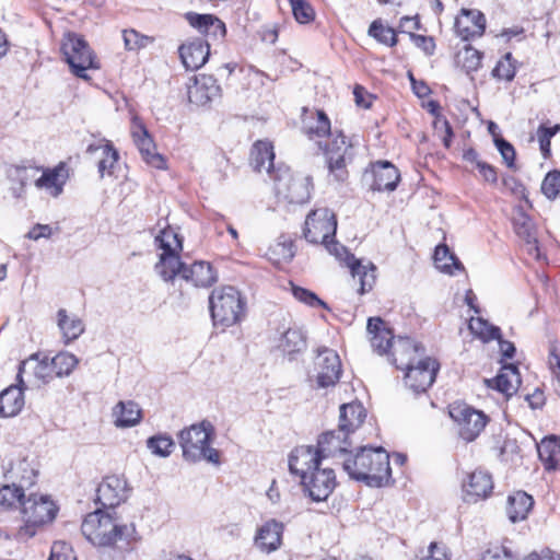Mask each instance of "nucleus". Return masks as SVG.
I'll return each mask as SVG.
<instances>
[{
    "instance_id": "f257e3e1",
    "label": "nucleus",
    "mask_w": 560,
    "mask_h": 560,
    "mask_svg": "<svg viewBox=\"0 0 560 560\" xmlns=\"http://www.w3.org/2000/svg\"><path fill=\"white\" fill-rule=\"evenodd\" d=\"M315 447L302 445L289 455L290 474L300 478L303 492L314 502L326 501L337 486L334 469L322 467Z\"/></svg>"
},
{
    "instance_id": "f03ea898",
    "label": "nucleus",
    "mask_w": 560,
    "mask_h": 560,
    "mask_svg": "<svg viewBox=\"0 0 560 560\" xmlns=\"http://www.w3.org/2000/svg\"><path fill=\"white\" fill-rule=\"evenodd\" d=\"M81 532L94 546L113 548L120 556L131 550L133 542L138 540L133 523L118 524L109 513L100 509L84 517Z\"/></svg>"
},
{
    "instance_id": "7ed1b4c3",
    "label": "nucleus",
    "mask_w": 560,
    "mask_h": 560,
    "mask_svg": "<svg viewBox=\"0 0 560 560\" xmlns=\"http://www.w3.org/2000/svg\"><path fill=\"white\" fill-rule=\"evenodd\" d=\"M342 467L351 479L369 487H384L392 479L389 455L383 447H361L355 455L343 460Z\"/></svg>"
},
{
    "instance_id": "20e7f679",
    "label": "nucleus",
    "mask_w": 560,
    "mask_h": 560,
    "mask_svg": "<svg viewBox=\"0 0 560 560\" xmlns=\"http://www.w3.org/2000/svg\"><path fill=\"white\" fill-rule=\"evenodd\" d=\"M213 435V425L209 421H202L184 429L178 434L183 457L190 463L207 460L218 465L219 452L210 446Z\"/></svg>"
},
{
    "instance_id": "39448f33",
    "label": "nucleus",
    "mask_w": 560,
    "mask_h": 560,
    "mask_svg": "<svg viewBox=\"0 0 560 560\" xmlns=\"http://www.w3.org/2000/svg\"><path fill=\"white\" fill-rule=\"evenodd\" d=\"M57 512V505L47 495L30 494L22 506L24 525L18 529L15 538L26 541L34 537L38 528L55 520Z\"/></svg>"
},
{
    "instance_id": "423d86ee",
    "label": "nucleus",
    "mask_w": 560,
    "mask_h": 560,
    "mask_svg": "<svg viewBox=\"0 0 560 560\" xmlns=\"http://www.w3.org/2000/svg\"><path fill=\"white\" fill-rule=\"evenodd\" d=\"M209 308L213 324L226 328L242 319L245 313V301L234 287H222L210 294Z\"/></svg>"
},
{
    "instance_id": "0eeeda50",
    "label": "nucleus",
    "mask_w": 560,
    "mask_h": 560,
    "mask_svg": "<svg viewBox=\"0 0 560 560\" xmlns=\"http://www.w3.org/2000/svg\"><path fill=\"white\" fill-rule=\"evenodd\" d=\"M155 244L159 249L160 260L155 265V271L164 281L173 280L177 275L183 278L186 265L180 261L178 252L182 250V241L178 234L172 229H164L155 236Z\"/></svg>"
},
{
    "instance_id": "6e6552de",
    "label": "nucleus",
    "mask_w": 560,
    "mask_h": 560,
    "mask_svg": "<svg viewBox=\"0 0 560 560\" xmlns=\"http://www.w3.org/2000/svg\"><path fill=\"white\" fill-rule=\"evenodd\" d=\"M329 254L334 255L338 260L345 261L349 267L353 279H358L360 288L358 292L363 295L370 292L376 280V267L372 262L363 265L361 260L357 259L348 249L335 241L334 237L323 243Z\"/></svg>"
},
{
    "instance_id": "1a4fd4ad",
    "label": "nucleus",
    "mask_w": 560,
    "mask_h": 560,
    "mask_svg": "<svg viewBox=\"0 0 560 560\" xmlns=\"http://www.w3.org/2000/svg\"><path fill=\"white\" fill-rule=\"evenodd\" d=\"M328 174L337 183H345L349 173L347 170L354 158L353 144L347 141L342 132L337 133L324 148Z\"/></svg>"
},
{
    "instance_id": "9d476101",
    "label": "nucleus",
    "mask_w": 560,
    "mask_h": 560,
    "mask_svg": "<svg viewBox=\"0 0 560 560\" xmlns=\"http://www.w3.org/2000/svg\"><path fill=\"white\" fill-rule=\"evenodd\" d=\"M66 61L77 77L88 80V69L97 68L88 43L77 34H68L61 46Z\"/></svg>"
},
{
    "instance_id": "9b49d317",
    "label": "nucleus",
    "mask_w": 560,
    "mask_h": 560,
    "mask_svg": "<svg viewBox=\"0 0 560 560\" xmlns=\"http://www.w3.org/2000/svg\"><path fill=\"white\" fill-rule=\"evenodd\" d=\"M272 180L277 196L289 203H304L311 197L308 178L294 177L289 167H278Z\"/></svg>"
},
{
    "instance_id": "f8f14e48",
    "label": "nucleus",
    "mask_w": 560,
    "mask_h": 560,
    "mask_svg": "<svg viewBox=\"0 0 560 560\" xmlns=\"http://www.w3.org/2000/svg\"><path fill=\"white\" fill-rule=\"evenodd\" d=\"M337 219L328 208L312 210L305 219L303 235L312 244L327 243V240L335 237Z\"/></svg>"
},
{
    "instance_id": "ddd939ff",
    "label": "nucleus",
    "mask_w": 560,
    "mask_h": 560,
    "mask_svg": "<svg viewBox=\"0 0 560 560\" xmlns=\"http://www.w3.org/2000/svg\"><path fill=\"white\" fill-rule=\"evenodd\" d=\"M450 416L458 424L462 439L474 441L485 429L488 417L480 410L465 402H454L450 406Z\"/></svg>"
},
{
    "instance_id": "4468645a",
    "label": "nucleus",
    "mask_w": 560,
    "mask_h": 560,
    "mask_svg": "<svg viewBox=\"0 0 560 560\" xmlns=\"http://www.w3.org/2000/svg\"><path fill=\"white\" fill-rule=\"evenodd\" d=\"M425 350L420 343L409 337H398L386 357L398 370L406 371L422 359Z\"/></svg>"
},
{
    "instance_id": "2eb2a0df",
    "label": "nucleus",
    "mask_w": 560,
    "mask_h": 560,
    "mask_svg": "<svg viewBox=\"0 0 560 560\" xmlns=\"http://www.w3.org/2000/svg\"><path fill=\"white\" fill-rule=\"evenodd\" d=\"M416 363L405 371V383L419 394L424 393L434 383L439 363L429 357H423Z\"/></svg>"
},
{
    "instance_id": "dca6fc26",
    "label": "nucleus",
    "mask_w": 560,
    "mask_h": 560,
    "mask_svg": "<svg viewBox=\"0 0 560 560\" xmlns=\"http://www.w3.org/2000/svg\"><path fill=\"white\" fill-rule=\"evenodd\" d=\"M317 386H334L341 374V361L338 353L329 348H319L315 358Z\"/></svg>"
},
{
    "instance_id": "f3484780",
    "label": "nucleus",
    "mask_w": 560,
    "mask_h": 560,
    "mask_svg": "<svg viewBox=\"0 0 560 560\" xmlns=\"http://www.w3.org/2000/svg\"><path fill=\"white\" fill-rule=\"evenodd\" d=\"M135 144L137 145L142 160L150 166L163 170L166 167L164 156L156 152L155 143L149 135L144 125L138 119L133 118V127L131 130Z\"/></svg>"
},
{
    "instance_id": "a211bd4d",
    "label": "nucleus",
    "mask_w": 560,
    "mask_h": 560,
    "mask_svg": "<svg viewBox=\"0 0 560 560\" xmlns=\"http://www.w3.org/2000/svg\"><path fill=\"white\" fill-rule=\"evenodd\" d=\"M127 499V481L118 476H107L96 489V502L113 509Z\"/></svg>"
},
{
    "instance_id": "6ab92c4d",
    "label": "nucleus",
    "mask_w": 560,
    "mask_h": 560,
    "mask_svg": "<svg viewBox=\"0 0 560 560\" xmlns=\"http://www.w3.org/2000/svg\"><path fill=\"white\" fill-rule=\"evenodd\" d=\"M493 489L492 476L481 469L470 472L467 480L463 482L464 499L467 502H477L479 499L488 498Z\"/></svg>"
},
{
    "instance_id": "aec40b11",
    "label": "nucleus",
    "mask_w": 560,
    "mask_h": 560,
    "mask_svg": "<svg viewBox=\"0 0 560 560\" xmlns=\"http://www.w3.org/2000/svg\"><path fill=\"white\" fill-rule=\"evenodd\" d=\"M351 434H346L340 428L323 433L318 439L317 448L320 459L336 456L337 454H346L352 445Z\"/></svg>"
},
{
    "instance_id": "412c9836",
    "label": "nucleus",
    "mask_w": 560,
    "mask_h": 560,
    "mask_svg": "<svg viewBox=\"0 0 560 560\" xmlns=\"http://www.w3.org/2000/svg\"><path fill=\"white\" fill-rule=\"evenodd\" d=\"M366 331L370 336L372 349L380 355L388 354L394 341L396 340L390 328L381 317H370L368 319Z\"/></svg>"
},
{
    "instance_id": "4be33fe9",
    "label": "nucleus",
    "mask_w": 560,
    "mask_h": 560,
    "mask_svg": "<svg viewBox=\"0 0 560 560\" xmlns=\"http://www.w3.org/2000/svg\"><path fill=\"white\" fill-rule=\"evenodd\" d=\"M185 18L191 27L212 40H222L225 37V24L213 14L188 12Z\"/></svg>"
},
{
    "instance_id": "5701e85b",
    "label": "nucleus",
    "mask_w": 560,
    "mask_h": 560,
    "mask_svg": "<svg viewBox=\"0 0 560 560\" xmlns=\"http://www.w3.org/2000/svg\"><path fill=\"white\" fill-rule=\"evenodd\" d=\"M486 30V18L477 10L463 9L455 21V31L464 40L480 37Z\"/></svg>"
},
{
    "instance_id": "b1692460",
    "label": "nucleus",
    "mask_w": 560,
    "mask_h": 560,
    "mask_svg": "<svg viewBox=\"0 0 560 560\" xmlns=\"http://www.w3.org/2000/svg\"><path fill=\"white\" fill-rule=\"evenodd\" d=\"M373 183L371 188L377 191H393L396 189L400 174L397 167L388 161H377L371 165Z\"/></svg>"
},
{
    "instance_id": "393cba45",
    "label": "nucleus",
    "mask_w": 560,
    "mask_h": 560,
    "mask_svg": "<svg viewBox=\"0 0 560 560\" xmlns=\"http://www.w3.org/2000/svg\"><path fill=\"white\" fill-rule=\"evenodd\" d=\"M221 88L217 80L211 75H200L195 78L194 85L188 89V98L190 103L203 106L218 98Z\"/></svg>"
},
{
    "instance_id": "a878e982",
    "label": "nucleus",
    "mask_w": 560,
    "mask_h": 560,
    "mask_svg": "<svg viewBox=\"0 0 560 560\" xmlns=\"http://www.w3.org/2000/svg\"><path fill=\"white\" fill-rule=\"evenodd\" d=\"M210 55V45L202 39H195L179 47V56L187 70L195 71L201 68Z\"/></svg>"
},
{
    "instance_id": "bb28decb",
    "label": "nucleus",
    "mask_w": 560,
    "mask_h": 560,
    "mask_svg": "<svg viewBox=\"0 0 560 560\" xmlns=\"http://www.w3.org/2000/svg\"><path fill=\"white\" fill-rule=\"evenodd\" d=\"M282 534L283 524L276 520H270L257 530L255 544L261 551L270 553L280 548Z\"/></svg>"
},
{
    "instance_id": "cd10ccee",
    "label": "nucleus",
    "mask_w": 560,
    "mask_h": 560,
    "mask_svg": "<svg viewBox=\"0 0 560 560\" xmlns=\"http://www.w3.org/2000/svg\"><path fill=\"white\" fill-rule=\"evenodd\" d=\"M273 160V147L270 142L259 140L254 143L249 162L255 172L261 173L265 171L272 178L277 172Z\"/></svg>"
},
{
    "instance_id": "c85d7f7f",
    "label": "nucleus",
    "mask_w": 560,
    "mask_h": 560,
    "mask_svg": "<svg viewBox=\"0 0 560 560\" xmlns=\"http://www.w3.org/2000/svg\"><path fill=\"white\" fill-rule=\"evenodd\" d=\"M488 387L494 388L506 397L516 393L520 384V373L514 364L504 365L501 372L491 380H485Z\"/></svg>"
},
{
    "instance_id": "c756f323",
    "label": "nucleus",
    "mask_w": 560,
    "mask_h": 560,
    "mask_svg": "<svg viewBox=\"0 0 560 560\" xmlns=\"http://www.w3.org/2000/svg\"><path fill=\"white\" fill-rule=\"evenodd\" d=\"M3 476L5 480L25 491L35 483L37 472L26 459H21L5 468Z\"/></svg>"
},
{
    "instance_id": "7c9ffc66",
    "label": "nucleus",
    "mask_w": 560,
    "mask_h": 560,
    "mask_svg": "<svg viewBox=\"0 0 560 560\" xmlns=\"http://www.w3.org/2000/svg\"><path fill=\"white\" fill-rule=\"evenodd\" d=\"M366 412L361 404H343L340 407L339 428L346 434H353L364 422Z\"/></svg>"
},
{
    "instance_id": "2f4dec72",
    "label": "nucleus",
    "mask_w": 560,
    "mask_h": 560,
    "mask_svg": "<svg viewBox=\"0 0 560 560\" xmlns=\"http://www.w3.org/2000/svg\"><path fill=\"white\" fill-rule=\"evenodd\" d=\"M67 170L63 164L43 172L40 177L35 180V185L39 189H45L52 197H58L67 182Z\"/></svg>"
},
{
    "instance_id": "473e14b6",
    "label": "nucleus",
    "mask_w": 560,
    "mask_h": 560,
    "mask_svg": "<svg viewBox=\"0 0 560 560\" xmlns=\"http://www.w3.org/2000/svg\"><path fill=\"white\" fill-rule=\"evenodd\" d=\"M183 279L191 281L196 287L207 288L218 280V275L209 262L195 261L183 271Z\"/></svg>"
},
{
    "instance_id": "72a5a7b5",
    "label": "nucleus",
    "mask_w": 560,
    "mask_h": 560,
    "mask_svg": "<svg viewBox=\"0 0 560 560\" xmlns=\"http://www.w3.org/2000/svg\"><path fill=\"white\" fill-rule=\"evenodd\" d=\"M102 142L101 144H89L86 153L94 154L96 151L102 150L103 156L98 161L97 170L100 176L104 177L106 174L112 175L114 173V168L119 160V153L109 140L103 139Z\"/></svg>"
},
{
    "instance_id": "f704fd0d",
    "label": "nucleus",
    "mask_w": 560,
    "mask_h": 560,
    "mask_svg": "<svg viewBox=\"0 0 560 560\" xmlns=\"http://www.w3.org/2000/svg\"><path fill=\"white\" fill-rule=\"evenodd\" d=\"M112 416L117 428H130L140 422L142 411L137 402L127 400L117 402Z\"/></svg>"
},
{
    "instance_id": "c9c22d12",
    "label": "nucleus",
    "mask_w": 560,
    "mask_h": 560,
    "mask_svg": "<svg viewBox=\"0 0 560 560\" xmlns=\"http://www.w3.org/2000/svg\"><path fill=\"white\" fill-rule=\"evenodd\" d=\"M24 393L18 385H11L0 393V417L16 416L24 406Z\"/></svg>"
},
{
    "instance_id": "e433bc0d",
    "label": "nucleus",
    "mask_w": 560,
    "mask_h": 560,
    "mask_svg": "<svg viewBox=\"0 0 560 560\" xmlns=\"http://www.w3.org/2000/svg\"><path fill=\"white\" fill-rule=\"evenodd\" d=\"M534 505V499L524 491L509 495L506 513L511 522L524 521Z\"/></svg>"
},
{
    "instance_id": "4c0bfd02",
    "label": "nucleus",
    "mask_w": 560,
    "mask_h": 560,
    "mask_svg": "<svg viewBox=\"0 0 560 560\" xmlns=\"http://www.w3.org/2000/svg\"><path fill=\"white\" fill-rule=\"evenodd\" d=\"M278 348L292 360L296 353L306 349V336L302 329L290 327L279 339Z\"/></svg>"
},
{
    "instance_id": "58836bf2",
    "label": "nucleus",
    "mask_w": 560,
    "mask_h": 560,
    "mask_svg": "<svg viewBox=\"0 0 560 560\" xmlns=\"http://www.w3.org/2000/svg\"><path fill=\"white\" fill-rule=\"evenodd\" d=\"M539 459L547 470L557 469L560 466V439L549 436L541 440L537 445Z\"/></svg>"
},
{
    "instance_id": "ea45409f",
    "label": "nucleus",
    "mask_w": 560,
    "mask_h": 560,
    "mask_svg": "<svg viewBox=\"0 0 560 560\" xmlns=\"http://www.w3.org/2000/svg\"><path fill=\"white\" fill-rule=\"evenodd\" d=\"M26 369H31L34 376L44 383H48L55 374L51 366V361L49 362L47 358L39 360L38 354L31 355L27 360L20 364L18 373L20 383H22V374L26 371Z\"/></svg>"
},
{
    "instance_id": "a19ab883",
    "label": "nucleus",
    "mask_w": 560,
    "mask_h": 560,
    "mask_svg": "<svg viewBox=\"0 0 560 560\" xmlns=\"http://www.w3.org/2000/svg\"><path fill=\"white\" fill-rule=\"evenodd\" d=\"M58 327L66 342L78 339L84 332V324L78 316H69L67 311H58Z\"/></svg>"
},
{
    "instance_id": "79ce46f5",
    "label": "nucleus",
    "mask_w": 560,
    "mask_h": 560,
    "mask_svg": "<svg viewBox=\"0 0 560 560\" xmlns=\"http://www.w3.org/2000/svg\"><path fill=\"white\" fill-rule=\"evenodd\" d=\"M305 132L311 140H318L326 136L334 139L340 131H331L330 120L323 110L316 112V117L305 125Z\"/></svg>"
},
{
    "instance_id": "37998d69",
    "label": "nucleus",
    "mask_w": 560,
    "mask_h": 560,
    "mask_svg": "<svg viewBox=\"0 0 560 560\" xmlns=\"http://www.w3.org/2000/svg\"><path fill=\"white\" fill-rule=\"evenodd\" d=\"M434 262L436 268L445 273L454 275L455 270H464L463 264L445 244L435 247Z\"/></svg>"
},
{
    "instance_id": "c03bdc74",
    "label": "nucleus",
    "mask_w": 560,
    "mask_h": 560,
    "mask_svg": "<svg viewBox=\"0 0 560 560\" xmlns=\"http://www.w3.org/2000/svg\"><path fill=\"white\" fill-rule=\"evenodd\" d=\"M294 255V243L284 235H281L268 250L269 259L277 265L290 262Z\"/></svg>"
},
{
    "instance_id": "a18cd8bd",
    "label": "nucleus",
    "mask_w": 560,
    "mask_h": 560,
    "mask_svg": "<svg viewBox=\"0 0 560 560\" xmlns=\"http://www.w3.org/2000/svg\"><path fill=\"white\" fill-rule=\"evenodd\" d=\"M468 326L470 331L485 342L500 337V328L489 324L481 317H471Z\"/></svg>"
},
{
    "instance_id": "49530a36",
    "label": "nucleus",
    "mask_w": 560,
    "mask_h": 560,
    "mask_svg": "<svg viewBox=\"0 0 560 560\" xmlns=\"http://www.w3.org/2000/svg\"><path fill=\"white\" fill-rule=\"evenodd\" d=\"M25 493L22 488L7 483L0 488V509L9 510L18 505L23 506Z\"/></svg>"
},
{
    "instance_id": "de8ad7c7",
    "label": "nucleus",
    "mask_w": 560,
    "mask_h": 560,
    "mask_svg": "<svg viewBox=\"0 0 560 560\" xmlns=\"http://www.w3.org/2000/svg\"><path fill=\"white\" fill-rule=\"evenodd\" d=\"M79 363V359L67 351L59 352L51 359L54 373L58 377L69 376Z\"/></svg>"
},
{
    "instance_id": "09e8293b",
    "label": "nucleus",
    "mask_w": 560,
    "mask_h": 560,
    "mask_svg": "<svg viewBox=\"0 0 560 560\" xmlns=\"http://www.w3.org/2000/svg\"><path fill=\"white\" fill-rule=\"evenodd\" d=\"M458 63L467 74L476 72L481 67L482 52L466 45L457 55Z\"/></svg>"
},
{
    "instance_id": "8fccbe9b",
    "label": "nucleus",
    "mask_w": 560,
    "mask_h": 560,
    "mask_svg": "<svg viewBox=\"0 0 560 560\" xmlns=\"http://www.w3.org/2000/svg\"><path fill=\"white\" fill-rule=\"evenodd\" d=\"M174 446L175 443L173 439L167 434H158L147 440V447L152 454L160 457H168L172 454Z\"/></svg>"
},
{
    "instance_id": "3c124183",
    "label": "nucleus",
    "mask_w": 560,
    "mask_h": 560,
    "mask_svg": "<svg viewBox=\"0 0 560 560\" xmlns=\"http://www.w3.org/2000/svg\"><path fill=\"white\" fill-rule=\"evenodd\" d=\"M368 33L371 37L375 38L381 44L390 47L397 44V36L395 31L392 27L384 26L381 20L373 21L369 27Z\"/></svg>"
},
{
    "instance_id": "603ef678",
    "label": "nucleus",
    "mask_w": 560,
    "mask_h": 560,
    "mask_svg": "<svg viewBox=\"0 0 560 560\" xmlns=\"http://www.w3.org/2000/svg\"><path fill=\"white\" fill-rule=\"evenodd\" d=\"M516 74L515 60L506 52L495 65L492 75L499 80L512 81Z\"/></svg>"
},
{
    "instance_id": "864d4df0",
    "label": "nucleus",
    "mask_w": 560,
    "mask_h": 560,
    "mask_svg": "<svg viewBox=\"0 0 560 560\" xmlns=\"http://www.w3.org/2000/svg\"><path fill=\"white\" fill-rule=\"evenodd\" d=\"M513 226L517 236L523 241L534 240V236L536 235L534 223L532 219L523 211L520 210L513 218Z\"/></svg>"
},
{
    "instance_id": "5fc2aeb1",
    "label": "nucleus",
    "mask_w": 560,
    "mask_h": 560,
    "mask_svg": "<svg viewBox=\"0 0 560 560\" xmlns=\"http://www.w3.org/2000/svg\"><path fill=\"white\" fill-rule=\"evenodd\" d=\"M296 22L307 24L315 19V11L306 0H289Z\"/></svg>"
},
{
    "instance_id": "6e6d98bb",
    "label": "nucleus",
    "mask_w": 560,
    "mask_h": 560,
    "mask_svg": "<svg viewBox=\"0 0 560 560\" xmlns=\"http://www.w3.org/2000/svg\"><path fill=\"white\" fill-rule=\"evenodd\" d=\"M122 38L125 48L127 50H139L153 43V38L147 35H142L136 30H125L122 32Z\"/></svg>"
},
{
    "instance_id": "4d7b16f0",
    "label": "nucleus",
    "mask_w": 560,
    "mask_h": 560,
    "mask_svg": "<svg viewBox=\"0 0 560 560\" xmlns=\"http://www.w3.org/2000/svg\"><path fill=\"white\" fill-rule=\"evenodd\" d=\"M541 192L548 199H556L560 196V171L549 172L541 184Z\"/></svg>"
},
{
    "instance_id": "13d9d810",
    "label": "nucleus",
    "mask_w": 560,
    "mask_h": 560,
    "mask_svg": "<svg viewBox=\"0 0 560 560\" xmlns=\"http://www.w3.org/2000/svg\"><path fill=\"white\" fill-rule=\"evenodd\" d=\"M291 291H292V294L293 296L308 305V306H320L323 308H328L327 307V304L322 301L314 292L305 289V288H302V287H299V285H295V284H291Z\"/></svg>"
},
{
    "instance_id": "bf43d9fd",
    "label": "nucleus",
    "mask_w": 560,
    "mask_h": 560,
    "mask_svg": "<svg viewBox=\"0 0 560 560\" xmlns=\"http://www.w3.org/2000/svg\"><path fill=\"white\" fill-rule=\"evenodd\" d=\"M560 130V125H555L552 127H546L544 125L539 126L537 130L539 147L545 158H548L550 154V140L553 136H556Z\"/></svg>"
},
{
    "instance_id": "052dcab7",
    "label": "nucleus",
    "mask_w": 560,
    "mask_h": 560,
    "mask_svg": "<svg viewBox=\"0 0 560 560\" xmlns=\"http://www.w3.org/2000/svg\"><path fill=\"white\" fill-rule=\"evenodd\" d=\"M48 560H77L72 547L66 541H55Z\"/></svg>"
},
{
    "instance_id": "680f3d73",
    "label": "nucleus",
    "mask_w": 560,
    "mask_h": 560,
    "mask_svg": "<svg viewBox=\"0 0 560 560\" xmlns=\"http://www.w3.org/2000/svg\"><path fill=\"white\" fill-rule=\"evenodd\" d=\"M494 143L506 165L513 167L515 162V150L513 145L501 137L494 138Z\"/></svg>"
},
{
    "instance_id": "e2e57ef3",
    "label": "nucleus",
    "mask_w": 560,
    "mask_h": 560,
    "mask_svg": "<svg viewBox=\"0 0 560 560\" xmlns=\"http://www.w3.org/2000/svg\"><path fill=\"white\" fill-rule=\"evenodd\" d=\"M482 560H515V557L509 548L499 546L488 549L482 556Z\"/></svg>"
},
{
    "instance_id": "0e129e2a",
    "label": "nucleus",
    "mask_w": 560,
    "mask_h": 560,
    "mask_svg": "<svg viewBox=\"0 0 560 560\" xmlns=\"http://www.w3.org/2000/svg\"><path fill=\"white\" fill-rule=\"evenodd\" d=\"M410 39L412 43L423 50L427 55H432L435 49V43L432 37L410 33Z\"/></svg>"
},
{
    "instance_id": "69168bd1",
    "label": "nucleus",
    "mask_w": 560,
    "mask_h": 560,
    "mask_svg": "<svg viewBox=\"0 0 560 560\" xmlns=\"http://www.w3.org/2000/svg\"><path fill=\"white\" fill-rule=\"evenodd\" d=\"M420 560H448V557L443 545L431 542L427 553Z\"/></svg>"
},
{
    "instance_id": "338daca9",
    "label": "nucleus",
    "mask_w": 560,
    "mask_h": 560,
    "mask_svg": "<svg viewBox=\"0 0 560 560\" xmlns=\"http://www.w3.org/2000/svg\"><path fill=\"white\" fill-rule=\"evenodd\" d=\"M434 128L436 130H443L444 135L442 136L443 144L445 148H450L453 138V129L450 125L448 120L444 117H438L434 121Z\"/></svg>"
},
{
    "instance_id": "774afa93",
    "label": "nucleus",
    "mask_w": 560,
    "mask_h": 560,
    "mask_svg": "<svg viewBox=\"0 0 560 560\" xmlns=\"http://www.w3.org/2000/svg\"><path fill=\"white\" fill-rule=\"evenodd\" d=\"M54 233V229L48 224H36L27 233L30 240L37 241L42 237L49 238Z\"/></svg>"
}]
</instances>
